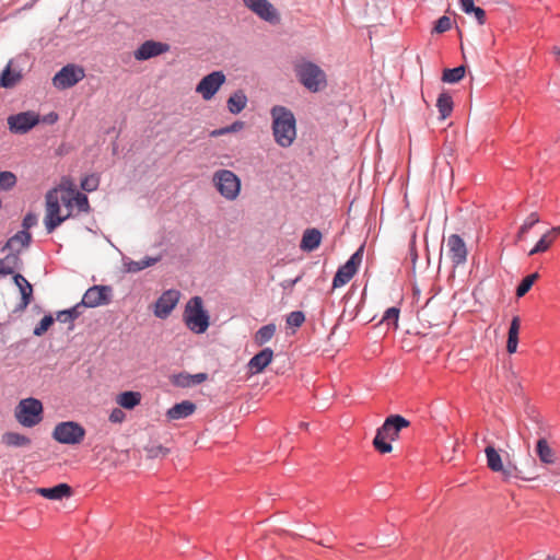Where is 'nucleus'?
<instances>
[{"label": "nucleus", "mask_w": 560, "mask_h": 560, "mask_svg": "<svg viewBox=\"0 0 560 560\" xmlns=\"http://www.w3.org/2000/svg\"><path fill=\"white\" fill-rule=\"evenodd\" d=\"M272 135L281 148H289L296 139V119L291 109L276 105L270 110Z\"/></svg>", "instance_id": "obj_1"}, {"label": "nucleus", "mask_w": 560, "mask_h": 560, "mask_svg": "<svg viewBox=\"0 0 560 560\" xmlns=\"http://www.w3.org/2000/svg\"><path fill=\"white\" fill-rule=\"evenodd\" d=\"M409 425L410 422L399 415H392L387 417L383 425L376 432L373 440L374 447L382 454L390 453L393 446L387 441L397 440L399 432Z\"/></svg>", "instance_id": "obj_2"}, {"label": "nucleus", "mask_w": 560, "mask_h": 560, "mask_svg": "<svg viewBox=\"0 0 560 560\" xmlns=\"http://www.w3.org/2000/svg\"><path fill=\"white\" fill-rule=\"evenodd\" d=\"M294 72L300 83L311 92H318L327 85L324 70L312 61H296Z\"/></svg>", "instance_id": "obj_3"}, {"label": "nucleus", "mask_w": 560, "mask_h": 560, "mask_svg": "<svg viewBox=\"0 0 560 560\" xmlns=\"http://www.w3.org/2000/svg\"><path fill=\"white\" fill-rule=\"evenodd\" d=\"M184 320L186 326L194 332L202 334L208 329L209 316L203 310L200 296H194L188 301L184 312Z\"/></svg>", "instance_id": "obj_4"}, {"label": "nucleus", "mask_w": 560, "mask_h": 560, "mask_svg": "<svg viewBox=\"0 0 560 560\" xmlns=\"http://www.w3.org/2000/svg\"><path fill=\"white\" fill-rule=\"evenodd\" d=\"M59 190L51 189L46 194L45 226L51 233L63 221L71 217V210L63 212L60 207Z\"/></svg>", "instance_id": "obj_5"}, {"label": "nucleus", "mask_w": 560, "mask_h": 560, "mask_svg": "<svg viewBox=\"0 0 560 560\" xmlns=\"http://www.w3.org/2000/svg\"><path fill=\"white\" fill-rule=\"evenodd\" d=\"M43 405L36 398L22 399L14 411L15 419L25 428H32L42 421Z\"/></svg>", "instance_id": "obj_6"}, {"label": "nucleus", "mask_w": 560, "mask_h": 560, "mask_svg": "<svg viewBox=\"0 0 560 560\" xmlns=\"http://www.w3.org/2000/svg\"><path fill=\"white\" fill-rule=\"evenodd\" d=\"M213 184L226 200H235L241 191V179L232 171L219 170L213 174Z\"/></svg>", "instance_id": "obj_7"}, {"label": "nucleus", "mask_w": 560, "mask_h": 560, "mask_svg": "<svg viewBox=\"0 0 560 560\" xmlns=\"http://www.w3.org/2000/svg\"><path fill=\"white\" fill-rule=\"evenodd\" d=\"M85 435V430L82 425L73 421H66L58 423L54 431L52 438L62 444H79Z\"/></svg>", "instance_id": "obj_8"}, {"label": "nucleus", "mask_w": 560, "mask_h": 560, "mask_svg": "<svg viewBox=\"0 0 560 560\" xmlns=\"http://www.w3.org/2000/svg\"><path fill=\"white\" fill-rule=\"evenodd\" d=\"M364 248L361 246L349 259L348 261L339 267L334 279H332V288H340L347 284L353 276L357 273L362 259H363Z\"/></svg>", "instance_id": "obj_9"}, {"label": "nucleus", "mask_w": 560, "mask_h": 560, "mask_svg": "<svg viewBox=\"0 0 560 560\" xmlns=\"http://www.w3.org/2000/svg\"><path fill=\"white\" fill-rule=\"evenodd\" d=\"M40 121L39 115L28 110L10 115L7 118L9 130L15 135H24L33 129Z\"/></svg>", "instance_id": "obj_10"}, {"label": "nucleus", "mask_w": 560, "mask_h": 560, "mask_svg": "<svg viewBox=\"0 0 560 560\" xmlns=\"http://www.w3.org/2000/svg\"><path fill=\"white\" fill-rule=\"evenodd\" d=\"M84 75L85 73L83 68L74 65H67L55 74L52 78V84L59 90L69 89L80 82Z\"/></svg>", "instance_id": "obj_11"}, {"label": "nucleus", "mask_w": 560, "mask_h": 560, "mask_svg": "<svg viewBox=\"0 0 560 560\" xmlns=\"http://www.w3.org/2000/svg\"><path fill=\"white\" fill-rule=\"evenodd\" d=\"M225 80V74L222 71H213L200 80L196 86V92L205 101H210L224 84Z\"/></svg>", "instance_id": "obj_12"}, {"label": "nucleus", "mask_w": 560, "mask_h": 560, "mask_svg": "<svg viewBox=\"0 0 560 560\" xmlns=\"http://www.w3.org/2000/svg\"><path fill=\"white\" fill-rule=\"evenodd\" d=\"M112 289L107 285H93L84 293L81 304L85 307L106 305L110 301Z\"/></svg>", "instance_id": "obj_13"}, {"label": "nucleus", "mask_w": 560, "mask_h": 560, "mask_svg": "<svg viewBox=\"0 0 560 560\" xmlns=\"http://www.w3.org/2000/svg\"><path fill=\"white\" fill-rule=\"evenodd\" d=\"M244 4L269 23L276 24L280 21L279 13L268 0H244Z\"/></svg>", "instance_id": "obj_14"}, {"label": "nucleus", "mask_w": 560, "mask_h": 560, "mask_svg": "<svg viewBox=\"0 0 560 560\" xmlns=\"http://www.w3.org/2000/svg\"><path fill=\"white\" fill-rule=\"evenodd\" d=\"M170 50V45L162 42L145 40L135 51L133 57L138 61L148 60L153 57H158Z\"/></svg>", "instance_id": "obj_15"}, {"label": "nucleus", "mask_w": 560, "mask_h": 560, "mask_svg": "<svg viewBox=\"0 0 560 560\" xmlns=\"http://www.w3.org/2000/svg\"><path fill=\"white\" fill-rule=\"evenodd\" d=\"M180 292L177 290L165 291L155 302L154 315L159 318H166L177 305Z\"/></svg>", "instance_id": "obj_16"}, {"label": "nucleus", "mask_w": 560, "mask_h": 560, "mask_svg": "<svg viewBox=\"0 0 560 560\" xmlns=\"http://www.w3.org/2000/svg\"><path fill=\"white\" fill-rule=\"evenodd\" d=\"M273 351L270 348H265L255 354L248 362V370L252 374L261 373L272 361Z\"/></svg>", "instance_id": "obj_17"}, {"label": "nucleus", "mask_w": 560, "mask_h": 560, "mask_svg": "<svg viewBox=\"0 0 560 560\" xmlns=\"http://www.w3.org/2000/svg\"><path fill=\"white\" fill-rule=\"evenodd\" d=\"M323 235L318 229H306L302 235L300 248L303 252H313L319 247Z\"/></svg>", "instance_id": "obj_18"}, {"label": "nucleus", "mask_w": 560, "mask_h": 560, "mask_svg": "<svg viewBox=\"0 0 560 560\" xmlns=\"http://www.w3.org/2000/svg\"><path fill=\"white\" fill-rule=\"evenodd\" d=\"M35 492L48 500H61L69 498L72 494V489L67 483H59L52 488H37Z\"/></svg>", "instance_id": "obj_19"}, {"label": "nucleus", "mask_w": 560, "mask_h": 560, "mask_svg": "<svg viewBox=\"0 0 560 560\" xmlns=\"http://www.w3.org/2000/svg\"><path fill=\"white\" fill-rule=\"evenodd\" d=\"M196 411V405L190 400H183L174 405L166 412V417L170 420L186 419Z\"/></svg>", "instance_id": "obj_20"}, {"label": "nucleus", "mask_w": 560, "mask_h": 560, "mask_svg": "<svg viewBox=\"0 0 560 560\" xmlns=\"http://www.w3.org/2000/svg\"><path fill=\"white\" fill-rule=\"evenodd\" d=\"M54 189L59 190L60 203L63 205V207H65L63 212H67L68 209L72 211V208L74 206V203H73L74 184L70 179H62L61 184L57 188H54Z\"/></svg>", "instance_id": "obj_21"}, {"label": "nucleus", "mask_w": 560, "mask_h": 560, "mask_svg": "<svg viewBox=\"0 0 560 560\" xmlns=\"http://www.w3.org/2000/svg\"><path fill=\"white\" fill-rule=\"evenodd\" d=\"M208 378L206 373L188 374L179 373L172 376V383L179 387H190L192 385L201 384Z\"/></svg>", "instance_id": "obj_22"}, {"label": "nucleus", "mask_w": 560, "mask_h": 560, "mask_svg": "<svg viewBox=\"0 0 560 560\" xmlns=\"http://www.w3.org/2000/svg\"><path fill=\"white\" fill-rule=\"evenodd\" d=\"M536 453L539 460L546 465H551L556 463V453L549 446L547 440L545 438H540L536 444Z\"/></svg>", "instance_id": "obj_23"}, {"label": "nucleus", "mask_w": 560, "mask_h": 560, "mask_svg": "<svg viewBox=\"0 0 560 560\" xmlns=\"http://www.w3.org/2000/svg\"><path fill=\"white\" fill-rule=\"evenodd\" d=\"M520 327H521L520 317L514 316L510 324L509 334H508V342H506V351L510 354L515 353L517 350Z\"/></svg>", "instance_id": "obj_24"}, {"label": "nucleus", "mask_w": 560, "mask_h": 560, "mask_svg": "<svg viewBox=\"0 0 560 560\" xmlns=\"http://www.w3.org/2000/svg\"><path fill=\"white\" fill-rule=\"evenodd\" d=\"M15 285L19 288L22 295V307L25 308L32 300L33 287L32 284L20 273L13 277Z\"/></svg>", "instance_id": "obj_25"}, {"label": "nucleus", "mask_w": 560, "mask_h": 560, "mask_svg": "<svg viewBox=\"0 0 560 560\" xmlns=\"http://www.w3.org/2000/svg\"><path fill=\"white\" fill-rule=\"evenodd\" d=\"M141 394L139 392L127 390L120 393L116 397V402L125 409L131 410L141 402Z\"/></svg>", "instance_id": "obj_26"}, {"label": "nucleus", "mask_w": 560, "mask_h": 560, "mask_svg": "<svg viewBox=\"0 0 560 560\" xmlns=\"http://www.w3.org/2000/svg\"><path fill=\"white\" fill-rule=\"evenodd\" d=\"M502 480L505 482H512L514 480H533L534 477H526L517 466L511 462L503 465V469L500 470Z\"/></svg>", "instance_id": "obj_27"}, {"label": "nucleus", "mask_w": 560, "mask_h": 560, "mask_svg": "<svg viewBox=\"0 0 560 560\" xmlns=\"http://www.w3.org/2000/svg\"><path fill=\"white\" fill-rule=\"evenodd\" d=\"M32 240L31 233L23 230L9 238L3 249L20 252L21 248L28 246Z\"/></svg>", "instance_id": "obj_28"}, {"label": "nucleus", "mask_w": 560, "mask_h": 560, "mask_svg": "<svg viewBox=\"0 0 560 560\" xmlns=\"http://www.w3.org/2000/svg\"><path fill=\"white\" fill-rule=\"evenodd\" d=\"M11 66H12V61H10L7 65V67L4 68V70L1 73V77H0V86L1 88H5V89L13 88L22 79L20 71H13L11 69Z\"/></svg>", "instance_id": "obj_29"}, {"label": "nucleus", "mask_w": 560, "mask_h": 560, "mask_svg": "<svg viewBox=\"0 0 560 560\" xmlns=\"http://www.w3.org/2000/svg\"><path fill=\"white\" fill-rule=\"evenodd\" d=\"M1 440L7 446L25 447L31 445L30 438L16 432H5Z\"/></svg>", "instance_id": "obj_30"}, {"label": "nucleus", "mask_w": 560, "mask_h": 560, "mask_svg": "<svg viewBox=\"0 0 560 560\" xmlns=\"http://www.w3.org/2000/svg\"><path fill=\"white\" fill-rule=\"evenodd\" d=\"M485 453L487 457V466L490 470L493 472H499L503 469L501 455L492 445H488L485 448Z\"/></svg>", "instance_id": "obj_31"}, {"label": "nucleus", "mask_w": 560, "mask_h": 560, "mask_svg": "<svg viewBox=\"0 0 560 560\" xmlns=\"http://www.w3.org/2000/svg\"><path fill=\"white\" fill-rule=\"evenodd\" d=\"M247 105V97L243 91H237L228 100V108L232 114L241 113Z\"/></svg>", "instance_id": "obj_32"}, {"label": "nucleus", "mask_w": 560, "mask_h": 560, "mask_svg": "<svg viewBox=\"0 0 560 560\" xmlns=\"http://www.w3.org/2000/svg\"><path fill=\"white\" fill-rule=\"evenodd\" d=\"M436 106L439 108L440 118L444 120L452 114L453 110L452 96L446 92L441 93L438 98Z\"/></svg>", "instance_id": "obj_33"}, {"label": "nucleus", "mask_w": 560, "mask_h": 560, "mask_svg": "<svg viewBox=\"0 0 560 560\" xmlns=\"http://www.w3.org/2000/svg\"><path fill=\"white\" fill-rule=\"evenodd\" d=\"M276 329H277V327L275 324H268V325L262 326L255 334V337H254L255 342L258 346H262V345L267 343L275 336Z\"/></svg>", "instance_id": "obj_34"}, {"label": "nucleus", "mask_w": 560, "mask_h": 560, "mask_svg": "<svg viewBox=\"0 0 560 560\" xmlns=\"http://www.w3.org/2000/svg\"><path fill=\"white\" fill-rule=\"evenodd\" d=\"M19 262L20 258L18 254H9L3 259H0V276H8L13 273Z\"/></svg>", "instance_id": "obj_35"}, {"label": "nucleus", "mask_w": 560, "mask_h": 560, "mask_svg": "<svg viewBox=\"0 0 560 560\" xmlns=\"http://www.w3.org/2000/svg\"><path fill=\"white\" fill-rule=\"evenodd\" d=\"M555 235L548 231L544 234L540 240L536 243V245L529 250V255L533 256L535 254L544 253L548 250L551 244L555 242Z\"/></svg>", "instance_id": "obj_36"}, {"label": "nucleus", "mask_w": 560, "mask_h": 560, "mask_svg": "<svg viewBox=\"0 0 560 560\" xmlns=\"http://www.w3.org/2000/svg\"><path fill=\"white\" fill-rule=\"evenodd\" d=\"M538 277L539 275L537 272H534L523 278L521 283L516 288V296H524L530 290V288L533 287L534 282L538 279Z\"/></svg>", "instance_id": "obj_37"}, {"label": "nucleus", "mask_w": 560, "mask_h": 560, "mask_svg": "<svg viewBox=\"0 0 560 560\" xmlns=\"http://www.w3.org/2000/svg\"><path fill=\"white\" fill-rule=\"evenodd\" d=\"M159 259L158 258H150L145 257L138 261H130L127 264V269L130 272H138L141 271L150 266H153Z\"/></svg>", "instance_id": "obj_38"}, {"label": "nucleus", "mask_w": 560, "mask_h": 560, "mask_svg": "<svg viewBox=\"0 0 560 560\" xmlns=\"http://www.w3.org/2000/svg\"><path fill=\"white\" fill-rule=\"evenodd\" d=\"M16 184V176L9 171L0 172V189L9 190Z\"/></svg>", "instance_id": "obj_39"}, {"label": "nucleus", "mask_w": 560, "mask_h": 560, "mask_svg": "<svg viewBox=\"0 0 560 560\" xmlns=\"http://www.w3.org/2000/svg\"><path fill=\"white\" fill-rule=\"evenodd\" d=\"M539 222V217L536 212H532L527 218L526 220L524 221V223L521 225L520 230H518V233H517V237L518 238H522L526 233L529 232V230L536 224Z\"/></svg>", "instance_id": "obj_40"}, {"label": "nucleus", "mask_w": 560, "mask_h": 560, "mask_svg": "<svg viewBox=\"0 0 560 560\" xmlns=\"http://www.w3.org/2000/svg\"><path fill=\"white\" fill-rule=\"evenodd\" d=\"M73 203L78 208L79 211H82V212L90 211V203H89L88 197L84 194L79 192L75 187H74V191H73Z\"/></svg>", "instance_id": "obj_41"}, {"label": "nucleus", "mask_w": 560, "mask_h": 560, "mask_svg": "<svg viewBox=\"0 0 560 560\" xmlns=\"http://www.w3.org/2000/svg\"><path fill=\"white\" fill-rule=\"evenodd\" d=\"M100 184V177L95 174L85 176L81 182V188L85 191H94L97 189Z\"/></svg>", "instance_id": "obj_42"}, {"label": "nucleus", "mask_w": 560, "mask_h": 560, "mask_svg": "<svg viewBox=\"0 0 560 560\" xmlns=\"http://www.w3.org/2000/svg\"><path fill=\"white\" fill-rule=\"evenodd\" d=\"M304 322H305V315L301 311L291 312L287 316V324L290 327L299 328L303 325Z\"/></svg>", "instance_id": "obj_43"}, {"label": "nucleus", "mask_w": 560, "mask_h": 560, "mask_svg": "<svg viewBox=\"0 0 560 560\" xmlns=\"http://www.w3.org/2000/svg\"><path fill=\"white\" fill-rule=\"evenodd\" d=\"M54 317L51 315H46L42 318L39 324L34 328L33 334L35 336H43L54 324Z\"/></svg>", "instance_id": "obj_44"}, {"label": "nucleus", "mask_w": 560, "mask_h": 560, "mask_svg": "<svg viewBox=\"0 0 560 560\" xmlns=\"http://www.w3.org/2000/svg\"><path fill=\"white\" fill-rule=\"evenodd\" d=\"M456 245H457V265H459V264L466 261L468 252H467V248L465 245V241L459 235H457Z\"/></svg>", "instance_id": "obj_45"}, {"label": "nucleus", "mask_w": 560, "mask_h": 560, "mask_svg": "<svg viewBox=\"0 0 560 560\" xmlns=\"http://www.w3.org/2000/svg\"><path fill=\"white\" fill-rule=\"evenodd\" d=\"M147 455L150 458H156L160 456H166L168 454V450L163 447L162 445H153L145 448Z\"/></svg>", "instance_id": "obj_46"}, {"label": "nucleus", "mask_w": 560, "mask_h": 560, "mask_svg": "<svg viewBox=\"0 0 560 560\" xmlns=\"http://www.w3.org/2000/svg\"><path fill=\"white\" fill-rule=\"evenodd\" d=\"M400 310L398 307H389L382 318V322H393L395 327H397L398 318H399Z\"/></svg>", "instance_id": "obj_47"}, {"label": "nucleus", "mask_w": 560, "mask_h": 560, "mask_svg": "<svg viewBox=\"0 0 560 560\" xmlns=\"http://www.w3.org/2000/svg\"><path fill=\"white\" fill-rule=\"evenodd\" d=\"M451 25H452V24H451V20H450V18H447V16H445V15H444V16L440 18V19L436 21L435 26H434V32H436V33H443V32H445V31L450 30V28H451Z\"/></svg>", "instance_id": "obj_48"}, {"label": "nucleus", "mask_w": 560, "mask_h": 560, "mask_svg": "<svg viewBox=\"0 0 560 560\" xmlns=\"http://www.w3.org/2000/svg\"><path fill=\"white\" fill-rule=\"evenodd\" d=\"M126 415L120 408H115L109 415V421L113 423H120L125 420Z\"/></svg>", "instance_id": "obj_49"}, {"label": "nucleus", "mask_w": 560, "mask_h": 560, "mask_svg": "<svg viewBox=\"0 0 560 560\" xmlns=\"http://www.w3.org/2000/svg\"><path fill=\"white\" fill-rule=\"evenodd\" d=\"M37 217L34 213H27L23 219V229L27 231L32 226L36 225Z\"/></svg>", "instance_id": "obj_50"}, {"label": "nucleus", "mask_w": 560, "mask_h": 560, "mask_svg": "<svg viewBox=\"0 0 560 560\" xmlns=\"http://www.w3.org/2000/svg\"><path fill=\"white\" fill-rule=\"evenodd\" d=\"M471 14L475 16L479 25L485 24L486 22V12L480 7H475V10H471Z\"/></svg>", "instance_id": "obj_51"}, {"label": "nucleus", "mask_w": 560, "mask_h": 560, "mask_svg": "<svg viewBox=\"0 0 560 560\" xmlns=\"http://www.w3.org/2000/svg\"><path fill=\"white\" fill-rule=\"evenodd\" d=\"M462 10L468 14L471 15V10H475V1L474 0H458Z\"/></svg>", "instance_id": "obj_52"}, {"label": "nucleus", "mask_w": 560, "mask_h": 560, "mask_svg": "<svg viewBox=\"0 0 560 560\" xmlns=\"http://www.w3.org/2000/svg\"><path fill=\"white\" fill-rule=\"evenodd\" d=\"M56 319L60 323H73V318L70 317V314L67 310L59 311L57 313Z\"/></svg>", "instance_id": "obj_53"}, {"label": "nucleus", "mask_w": 560, "mask_h": 560, "mask_svg": "<svg viewBox=\"0 0 560 560\" xmlns=\"http://www.w3.org/2000/svg\"><path fill=\"white\" fill-rule=\"evenodd\" d=\"M442 80L447 83H455V68L445 69Z\"/></svg>", "instance_id": "obj_54"}, {"label": "nucleus", "mask_w": 560, "mask_h": 560, "mask_svg": "<svg viewBox=\"0 0 560 560\" xmlns=\"http://www.w3.org/2000/svg\"><path fill=\"white\" fill-rule=\"evenodd\" d=\"M84 306V304H81L78 303L77 305H74L73 307L67 310L70 314V317L73 318V320H75L79 316H81L82 312H81V307Z\"/></svg>", "instance_id": "obj_55"}, {"label": "nucleus", "mask_w": 560, "mask_h": 560, "mask_svg": "<svg viewBox=\"0 0 560 560\" xmlns=\"http://www.w3.org/2000/svg\"><path fill=\"white\" fill-rule=\"evenodd\" d=\"M455 235H451L448 237V244H447V252H446V255L450 256V257H455Z\"/></svg>", "instance_id": "obj_56"}, {"label": "nucleus", "mask_w": 560, "mask_h": 560, "mask_svg": "<svg viewBox=\"0 0 560 560\" xmlns=\"http://www.w3.org/2000/svg\"><path fill=\"white\" fill-rule=\"evenodd\" d=\"M243 127H244L243 121H235L232 125L225 127V131H228V133L236 132V131H240L241 129H243Z\"/></svg>", "instance_id": "obj_57"}, {"label": "nucleus", "mask_w": 560, "mask_h": 560, "mask_svg": "<svg viewBox=\"0 0 560 560\" xmlns=\"http://www.w3.org/2000/svg\"><path fill=\"white\" fill-rule=\"evenodd\" d=\"M457 77H456V80L457 82H459L466 74V70H465V67L462 65V66H457Z\"/></svg>", "instance_id": "obj_58"}, {"label": "nucleus", "mask_w": 560, "mask_h": 560, "mask_svg": "<svg viewBox=\"0 0 560 560\" xmlns=\"http://www.w3.org/2000/svg\"><path fill=\"white\" fill-rule=\"evenodd\" d=\"M57 119H58V115H57V114H55V113H50V114H48V115L44 118V121L49 122V124H54V122H56V121H57Z\"/></svg>", "instance_id": "obj_59"}, {"label": "nucleus", "mask_w": 560, "mask_h": 560, "mask_svg": "<svg viewBox=\"0 0 560 560\" xmlns=\"http://www.w3.org/2000/svg\"><path fill=\"white\" fill-rule=\"evenodd\" d=\"M225 133H228V131H225V127H224V128L212 130L210 136L211 137H220V136L225 135Z\"/></svg>", "instance_id": "obj_60"}, {"label": "nucleus", "mask_w": 560, "mask_h": 560, "mask_svg": "<svg viewBox=\"0 0 560 560\" xmlns=\"http://www.w3.org/2000/svg\"><path fill=\"white\" fill-rule=\"evenodd\" d=\"M549 232L551 233V235H555V240H556L557 236L560 234V225L552 228Z\"/></svg>", "instance_id": "obj_61"}, {"label": "nucleus", "mask_w": 560, "mask_h": 560, "mask_svg": "<svg viewBox=\"0 0 560 560\" xmlns=\"http://www.w3.org/2000/svg\"><path fill=\"white\" fill-rule=\"evenodd\" d=\"M553 54L556 55L557 62L560 65V48L555 47L553 48Z\"/></svg>", "instance_id": "obj_62"}, {"label": "nucleus", "mask_w": 560, "mask_h": 560, "mask_svg": "<svg viewBox=\"0 0 560 560\" xmlns=\"http://www.w3.org/2000/svg\"><path fill=\"white\" fill-rule=\"evenodd\" d=\"M444 152H445V154H448L450 156H452L453 155L452 154V152H453L452 145H445Z\"/></svg>", "instance_id": "obj_63"}, {"label": "nucleus", "mask_w": 560, "mask_h": 560, "mask_svg": "<svg viewBox=\"0 0 560 560\" xmlns=\"http://www.w3.org/2000/svg\"><path fill=\"white\" fill-rule=\"evenodd\" d=\"M546 560H557V559H556L555 557H552V556H548V557L546 558Z\"/></svg>", "instance_id": "obj_64"}]
</instances>
